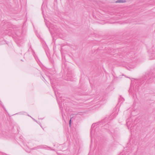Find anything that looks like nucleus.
Listing matches in <instances>:
<instances>
[{
    "label": "nucleus",
    "instance_id": "nucleus-1",
    "mask_svg": "<svg viewBox=\"0 0 155 155\" xmlns=\"http://www.w3.org/2000/svg\"><path fill=\"white\" fill-rule=\"evenodd\" d=\"M125 0H117L116 2V3H123L125 2Z\"/></svg>",
    "mask_w": 155,
    "mask_h": 155
},
{
    "label": "nucleus",
    "instance_id": "nucleus-2",
    "mask_svg": "<svg viewBox=\"0 0 155 155\" xmlns=\"http://www.w3.org/2000/svg\"><path fill=\"white\" fill-rule=\"evenodd\" d=\"M71 119H70V120H69V125H70V126H71Z\"/></svg>",
    "mask_w": 155,
    "mask_h": 155
},
{
    "label": "nucleus",
    "instance_id": "nucleus-3",
    "mask_svg": "<svg viewBox=\"0 0 155 155\" xmlns=\"http://www.w3.org/2000/svg\"><path fill=\"white\" fill-rule=\"evenodd\" d=\"M94 124H92V127H94Z\"/></svg>",
    "mask_w": 155,
    "mask_h": 155
}]
</instances>
